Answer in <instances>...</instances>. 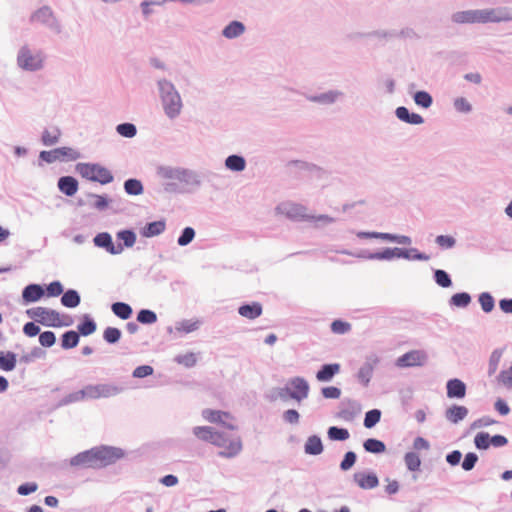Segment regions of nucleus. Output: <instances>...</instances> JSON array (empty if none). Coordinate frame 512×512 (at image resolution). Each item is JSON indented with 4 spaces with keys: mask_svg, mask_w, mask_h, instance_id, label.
Listing matches in <instances>:
<instances>
[{
    "mask_svg": "<svg viewBox=\"0 0 512 512\" xmlns=\"http://www.w3.org/2000/svg\"><path fill=\"white\" fill-rule=\"evenodd\" d=\"M212 445L218 448H224L218 452V456L225 459H231L238 456L243 450V444L240 436L230 438L227 433L223 431H216Z\"/></svg>",
    "mask_w": 512,
    "mask_h": 512,
    "instance_id": "423d86ee",
    "label": "nucleus"
},
{
    "mask_svg": "<svg viewBox=\"0 0 512 512\" xmlns=\"http://www.w3.org/2000/svg\"><path fill=\"white\" fill-rule=\"evenodd\" d=\"M357 461V454L354 451H347L339 464V469L343 472L350 470Z\"/></svg>",
    "mask_w": 512,
    "mask_h": 512,
    "instance_id": "338daca9",
    "label": "nucleus"
},
{
    "mask_svg": "<svg viewBox=\"0 0 512 512\" xmlns=\"http://www.w3.org/2000/svg\"><path fill=\"white\" fill-rule=\"evenodd\" d=\"M290 385L292 387L293 400L301 402L306 399L309 395L310 386L308 381L300 376H296L290 379Z\"/></svg>",
    "mask_w": 512,
    "mask_h": 512,
    "instance_id": "a211bd4d",
    "label": "nucleus"
},
{
    "mask_svg": "<svg viewBox=\"0 0 512 512\" xmlns=\"http://www.w3.org/2000/svg\"><path fill=\"white\" fill-rule=\"evenodd\" d=\"M404 463L408 471L419 472L421 468V458L416 451H408L404 455Z\"/></svg>",
    "mask_w": 512,
    "mask_h": 512,
    "instance_id": "a19ab883",
    "label": "nucleus"
},
{
    "mask_svg": "<svg viewBox=\"0 0 512 512\" xmlns=\"http://www.w3.org/2000/svg\"><path fill=\"white\" fill-rule=\"evenodd\" d=\"M363 448L371 454H382L386 452V444L377 438H367L363 442Z\"/></svg>",
    "mask_w": 512,
    "mask_h": 512,
    "instance_id": "79ce46f5",
    "label": "nucleus"
},
{
    "mask_svg": "<svg viewBox=\"0 0 512 512\" xmlns=\"http://www.w3.org/2000/svg\"><path fill=\"white\" fill-rule=\"evenodd\" d=\"M381 410L374 408L365 413L363 425L367 429L375 427L381 420Z\"/></svg>",
    "mask_w": 512,
    "mask_h": 512,
    "instance_id": "864d4df0",
    "label": "nucleus"
},
{
    "mask_svg": "<svg viewBox=\"0 0 512 512\" xmlns=\"http://www.w3.org/2000/svg\"><path fill=\"white\" fill-rule=\"evenodd\" d=\"M237 311L242 317L254 320L262 314L263 307L262 304L257 301L245 302L238 307Z\"/></svg>",
    "mask_w": 512,
    "mask_h": 512,
    "instance_id": "bb28decb",
    "label": "nucleus"
},
{
    "mask_svg": "<svg viewBox=\"0 0 512 512\" xmlns=\"http://www.w3.org/2000/svg\"><path fill=\"white\" fill-rule=\"evenodd\" d=\"M356 406L357 402L353 399L346 398L342 400L340 403V409L336 413V417L347 422L354 420L358 413Z\"/></svg>",
    "mask_w": 512,
    "mask_h": 512,
    "instance_id": "5701e85b",
    "label": "nucleus"
},
{
    "mask_svg": "<svg viewBox=\"0 0 512 512\" xmlns=\"http://www.w3.org/2000/svg\"><path fill=\"white\" fill-rule=\"evenodd\" d=\"M495 23L512 21V7L493 8Z\"/></svg>",
    "mask_w": 512,
    "mask_h": 512,
    "instance_id": "680f3d73",
    "label": "nucleus"
},
{
    "mask_svg": "<svg viewBox=\"0 0 512 512\" xmlns=\"http://www.w3.org/2000/svg\"><path fill=\"white\" fill-rule=\"evenodd\" d=\"M202 417L208 422L221 425L222 427L228 430L233 431L237 429V426L235 424L228 423L224 420L225 418L231 417V414L229 412L207 408L202 411Z\"/></svg>",
    "mask_w": 512,
    "mask_h": 512,
    "instance_id": "4468645a",
    "label": "nucleus"
},
{
    "mask_svg": "<svg viewBox=\"0 0 512 512\" xmlns=\"http://www.w3.org/2000/svg\"><path fill=\"white\" fill-rule=\"evenodd\" d=\"M30 22H38L46 25L52 30L59 31V23L54 16L52 9L49 6H42L31 14Z\"/></svg>",
    "mask_w": 512,
    "mask_h": 512,
    "instance_id": "9b49d317",
    "label": "nucleus"
},
{
    "mask_svg": "<svg viewBox=\"0 0 512 512\" xmlns=\"http://www.w3.org/2000/svg\"><path fill=\"white\" fill-rule=\"evenodd\" d=\"M195 235L196 233L194 228L187 226L181 230L180 235L177 238V244L181 247L187 246L193 241Z\"/></svg>",
    "mask_w": 512,
    "mask_h": 512,
    "instance_id": "052dcab7",
    "label": "nucleus"
},
{
    "mask_svg": "<svg viewBox=\"0 0 512 512\" xmlns=\"http://www.w3.org/2000/svg\"><path fill=\"white\" fill-rule=\"evenodd\" d=\"M124 192L129 196H139L144 193V185L140 179L128 178L123 183Z\"/></svg>",
    "mask_w": 512,
    "mask_h": 512,
    "instance_id": "e433bc0d",
    "label": "nucleus"
},
{
    "mask_svg": "<svg viewBox=\"0 0 512 512\" xmlns=\"http://www.w3.org/2000/svg\"><path fill=\"white\" fill-rule=\"evenodd\" d=\"M474 445L478 450H487L491 446V435L488 432H478L474 437Z\"/></svg>",
    "mask_w": 512,
    "mask_h": 512,
    "instance_id": "bf43d9fd",
    "label": "nucleus"
},
{
    "mask_svg": "<svg viewBox=\"0 0 512 512\" xmlns=\"http://www.w3.org/2000/svg\"><path fill=\"white\" fill-rule=\"evenodd\" d=\"M122 332L116 327H107L103 332V339L108 344H116L121 339Z\"/></svg>",
    "mask_w": 512,
    "mask_h": 512,
    "instance_id": "774afa93",
    "label": "nucleus"
},
{
    "mask_svg": "<svg viewBox=\"0 0 512 512\" xmlns=\"http://www.w3.org/2000/svg\"><path fill=\"white\" fill-rule=\"evenodd\" d=\"M99 398H110L120 394L123 388L110 383L97 384Z\"/></svg>",
    "mask_w": 512,
    "mask_h": 512,
    "instance_id": "49530a36",
    "label": "nucleus"
},
{
    "mask_svg": "<svg viewBox=\"0 0 512 512\" xmlns=\"http://www.w3.org/2000/svg\"><path fill=\"white\" fill-rule=\"evenodd\" d=\"M395 116L402 122L411 125H420L424 123V118L415 112L410 111L405 106H399L395 109Z\"/></svg>",
    "mask_w": 512,
    "mask_h": 512,
    "instance_id": "a878e982",
    "label": "nucleus"
},
{
    "mask_svg": "<svg viewBox=\"0 0 512 512\" xmlns=\"http://www.w3.org/2000/svg\"><path fill=\"white\" fill-rule=\"evenodd\" d=\"M426 361L427 355L424 351L411 350L398 357L395 361V365L399 368L420 367L423 366Z\"/></svg>",
    "mask_w": 512,
    "mask_h": 512,
    "instance_id": "9d476101",
    "label": "nucleus"
},
{
    "mask_svg": "<svg viewBox=\"0 0 512 512\" xmlns=\"http://www.w3.org/2000/svg\"><path fill=\"white\" fill-rule=\"evenodd\" d=\"M451 20L456 24H474L476 23L475 10L458 11L451 15Z\"/></svg>",
    "mask_w": 512,
    "mask_h": 512,
    "instance_id": "ea45409f",
    "label": "nucleus"
},
{
    "mask_svg": "<svg viewBox=\"0 0 512 512\" xmlns=\"http://www.w3.org/2000/svg\"><path fill=\"white\" fill-rule=\"evenodd\" d=\"M246 30L244 23L238 20L230 21L223 29L222 36L226 39H235L242 35Z\"/></svg>",
    "mask_w": 512,
    "mask_h": 512,
    "instance_id": "2f4dec72",
    "label": "nucleus"
},
{
    "mask_svg": "<svg viewBox=\"0 0 512 512\" xmlns=\"http://www.w3.org/2000/svg\"><path fill=\"white\" fill-rule=\"evenodd\" d=\"M17 362V354L12 351H0V369L10 372L15 369Z\"/></svg>",
    "mask_w": 512,
    "mask_h": 512,
    "instance_id": "72a5a7b5",
    "label": "nucleus"
},
{
    "mask_svg": "<svg viewBox=\"0 0 512 512\" xmlns=\"http://www.w3.org/2000/svg\"><path fill=\"white\" fill-rule=\"evenodd\" d=\"M16 61L20 69L28 72L39 71L44 66L40 53L34 54L28 45H24L18 50Z\"/></svg>",
    "mask_w": 512,
    "mask_h": 512,
    "instance_id": "0eeeda50",
    "label": "nucleus"
},
{
    "mask_svg": "<svg viewBox=\"0 0 512 512\" xmlns=\"http://www.w3.org/2000/svg\"><path fill=\"white\" fill-rule=\"evenodd\" d=\"M166 229L165 219L147 222L140 228L139 233L142 237L152 238L162 234Z\"/></svg>",
    "mask_w": 512,
    "mask_h": 512,
    "instance_id": "393cba45",
    "label": "nucleus"
},
{
    "mask_svg": "<svg viewBox=\"0 0 512 512\" xmlns=\"http://www.w3.org/2000/svg\"><path fill=\"white\" fill-rule=\"evenodd\" d=\"M75 170L82 178L98 182L101 185H107L114 181L112 172L100 163L80 162L76 164Z\"/></svg>",
    "mask_w": 512,
    "mask_h": 512,
    "instance_id": "20e7f679",
    "label": "nucleus"
},
{
    "mask_svg": "<svg viewBox=\"0 0 512 512\" xmlns=\"http://www.w3.org/2000/svg\"><path fill=\"white\" fill-rule=\"evenodd\" d=\"M471 295L468 292H457L449 299L451 307L466 308L471 303Z\"/></svg>",
    "mask_w": 512,
    "mask_h": 512,
    "instance_id": "09e8293b",
    "label": "nucleus"
},
{
    "mask_svg": "<svg viewBox=\"0 0 512 512\" xmlns=\"http://www.w3.org/2000/svg\"><path fill=\"white\" fill-rule=\"evenodd\" d=\"M137 239V235L132 228H126L119 230L116 233L117 243L115 245H120L122 247V252L125 248H131L135 244Z\"/></svg>",
    "mask_w": 512,
    "mask_h": 512,
    "instance_id": "c85d7f7f",
    "label": "nucleus"
},
{
    "mask_svg": "<svg viewBox=\"0 0 512 512\" xmlns=\"http://www.w3.org/2000/svg\"><path fill=\"white\" fill-rule=\"evenodd\" d=\"M225 168L232 172H242L247 166L246 159L240 154L229 155L224 162Z\"/></svg>",
    "mask_w": 512,
    "mask_h": 512,
    "instance_id": "473e14b6",
    "label": "nucleus"
},
{
    "mask_svg": "<svg viewBox=\"0 0 512 512\" xmlns=\"http://www.w3.org/2000/svg\"><path fill=\"white\" fill-rule=\"evenodd\" d=\"M504 350L505 348H496L495 350L492 351L488 363L489 376H492L497 371Z\"/></svg>",
    "mask_w": 512,
    "mask_h": 512,
    "instance_id": "13d9d810",
    "label": "nucleus"
},
{
    "mask_svg": "<svg viewBox=\"0 0 512 512\" xmlns=\"http://www.w3.org/2000/svg\"><path fill=\"white\" fill-rule=\"evenodd\" d=\"M57 153L60 156V161H76L82 157L81 153L71 147H58Z\"/></svg>",
    "mask_w": 512,
    "mask_h": 512,
    "instance_id": "6e6d98bb",
    "label": "nucleus"
},
{
    "mask_svg": "<svg viewBox=\"0 0 512 512\" xmlns=\"http://www.w3.org/2000/svg\"><path fill=\"white\" fill-rule=\"evenodd\" d=\"M407 248L402 247H384L381 250L371 252L369 250H361L358 253H353L348 250H342L341 253L345 255L354 256L357 258L367 260H379V261H393L395 259H405L408 257Z\"/></svg>",
    "mask_w": 512,
    "mask_h": 512,
    "instance_id": "39448f33",
    "label": "nucleus"
},
{
    "mask_svg": "<svg viewBox=\"0 0 512 512\" xmlns=\"http://www.w3.org/2000/svg\"><path fill=\"white\" fill-rule=\"evenodd\" d=\"M288 219L293 221H308L309 215L306 207L297 203H285L277 207Z\"/></svg>",
    "mask_w": 512,
    "mask_h": 512,
    "instance_id": "ddd939ff",
    "label": "nucleus"
},
{
    "mask_svg": "<svg viewBox=\"0 0 512 512\" xmlns=\"http://www.w3.org/2000/svg\"><path fill=\"white\" fill-rule=\"evenodd\" d=\"M467 386L458 378H451L446 382V394L449 399H463L466 396Z\"/></svg>",
    "mask_w": 512,
    "mask_h": 512,
    "instance_id": "412c9836",
    "label": "nucleus"
},
{
    "mask_svg": "<svg viewBox=\"0 0 512 512\" xmlns=\"http://www.w3.org/2000/svg\"><path fill=\"white\" fill-rule=\"evenodd\" d=\"M74 322H25L23 327V333L28 337H35L40 334V325L45 327H68L71 326Z\"/></svg>",
    "mask_w": 512,
    "mask_h": 512,
    "instance_id": "6ab92c4d",
    "label": "nucleus"
},
{
    "mask_svg": "<svg viewBox=\"0 0 512 512\" xmlns=\"http://www.w3.org/2000/svg\"><path fill=\"white\" fill-rule=\"evenodd\" d=\"M202 322H176L175 327L168 326L166 331L169 334V340H175L184 337L186 334L199 329Z\"/></svg>",
    "mask_w": 512,
    "mask_h": 512,
    "instance_id": "dca6fc26",
    "label": "nucleus"
},
{
    "mask_svg": "<svg viewBox=\"0 0 512 512\" xmlns=\"http://www.w3.org/2000/svg\"><path fill=\"white\" fill-rule=\"evenodd\" d=\"M95 247L103 249L111 255H119L122 253V247L115 245L112 235L109 232H99L93 237Z\"/></svg>",
    "mask_w": 512,
    "mask_h": 512,
    "instance_id": "f8f14e48",
    "label": "nucleus"
},
{
    "mask_svg": "<svg viewBox=\"0 0 512 512\" xmlns=\"http://www.w3.org/2000/svg\"><path fill=\"white\" fill-rule=\"evenodd\" d=\"M111 310L121 320L129 319L133 313L132 307L128 303L121 301L112 303Z\"/></svg>",
    "mask_w": 512,
    "mask_h": 512,
    "instance_id": "4c0bfd02",
    "label": "nucleus"
},
{
    "mask_svg": "<svg viewBox=\"0 0 512 512\" xmlns=\"http://www.w3.org/2000/svg\"><path fill=\"white\" fill-rule=\"evenodd\" d=\"M468 413L469 410L467 407L463 405L452 404L449 408L446 409L445 417L449 422L457 424L464 420Z\"/></svg>",
    "mask_w": 512,
    "mask_h": 512,
    "instance_id": "c756f323",
    "label": "nucleus"
},
{
    "mask_svg": "<svg viewBox=\"0 0 512 512\" xmlns=\"http://www.w3.org/2000/svg\"><path fill=\"white\" fill-rule=\"evenodd\" d=\"M46 357V351L40 347H33L30 352L20 356V364H30L37 359H44Z\"/></svg>",
    "mask_w": 512,
    "mask_h": 512,
    "instance_id": "8fccbe9b",
    "label": "nucleus"
},
{
    "mask_svg": "<svg viewBox=\"0 0 512 512\" xmlns=\"http://www.w3.org/2000/svg\"><path fill=\"white\" fill-rule=\"evenodd\" d=\"M83 392L80 390L72 392L61 398L55 405L54 408L58 409L63 406L70 405L72 403L83 401Z\"/></svg>",
    "mask_w": 512,
    "mask_h": 512,
    "instance_id": "5fc2aeb1",
    "label": "nucleus"
},
{
    "mask_svg": "<svg viewBox=\"0 0 512 512\" xmlns=\"http://www.w3.org/2000/svg\"><path fill=\"white\" fill-rule=\"evenodd\" d=\"M45 288V296L47 297H58L64 291V286L59 280H54L49 284H43Z\"/></svg>",
    "mask_w": 512,
    "mask_h": 512,
    "instance_id": "e2e57ef3",
    "label": "nucleus"
},
{
    "mask_svg": "<svg viewBox=\"0 0 512 512\" xmlns=\"http://www.w3.org/2000/svg\"><path fill=\"white\" fill-rule=\"evenodd\" d=\"M61 131L57 127L52 130L44 129L41 134V142L44 146H53L59 142Z\"/></svg>",
    "mask_w": 512,
    "mask_h": 512,
    "instance_id": "a18cd8bd",
    "label": "nucleus"
},
{
    "mask_svg": "<svg viewBox=\"0 0 512 512\" xmlns=\"http://www.w3.org/2000/svg\"><path fill=\"white\" fill-rule=\"evenodd\" d=\"M87 196L89 198H93L94 202L91 204V207L99 212L106 211L109 208L111 203V198L107 194H94L88 193Z\"/></svg>",
    "mask_w": 512,
    "mask_h": 512,
    "instance_id": "c03bdc74",
    "label": "nucleus"
},
{
    "mask_svg": "<svg viewBox=\"0 0 512 512\" xmlns=\"http://www.w3.org/2000/svg\"><path fill=\"white\" fill-rule=\"evenodd\" d=\"M45 296V288L43 284L30 283L26 285L21 294L22 302L25 305L35 303Z\"/></svg>",
    "mask_w": 512,
    "mask_h": 512,
    "instance_id": "f3484780",
    "label": "nucleus"
},
{
    "mask_svg": "<svg viewBox=\"0 0 512 512\" xmlns=\"http://www.w3.org/2000/svg\"><path fill=\"white\" fill-rule=\"evenodd\" d=\"M478 302L484 313H490L495 308V299L490 292H482L478 295Z\"/></svg>",
    "mask_w": 512,
    "mask_h": 512,
    "instance_id": "603ef678",
    "label": "nucleus"
},
{
    "mask_svg": "<svg viewBox=\"0 0 512 512\" xmlns=\"http://www.w3.org/2000/svg\"><path fill=\"white\" fill-rule=\"evenodd\" d=\"M412 98L415 104L421 108L428 109L433 104L432 95L425 90H418L413 95Z\"/></svg>",
    "mask_w": 512,
    "mask_h": 512,
    "instance_id": "de8ad7c7",
    "label": "nucleus"
},
{
    "mask_svg": "<svg viewBox=\"0 0 512 512\" xmlns=\"http://www.w3.org/2000/svg\"><path fill=\"white\" fill-rule=\"evenodd\" d=\"M327 437L330 441L344 442L349 439L350 432L345 427L330 426L327 429Z\"/></svg>",
    "mask_w": 512,
    "mask_h": 512,
    "instance_id": "37998d69",
    "label": "nucleus"
},
{
    "mask_svg": "<svg viewBox=\"0 0 512 512\" xmlns=\"http://www.w3.org/2000/svg\"><path fill=\"white\" fill-rule=\"evenodd\" d=\"M126 452L120 447L98 445L77 453L68 460L77 469H102L124 458Z\"/></svg>",
    "mask_w": 512,
    "mask_h": 512,
    "instance_id": "f257e3e1",
    "label": "nucleus"
},
{
    "mask_svg": "<svg viewBox=\"0 0 512 512\" xmlns=\"http://www.w3.org/2000/svg\"><path fill=\"white\" fill-rule=\"evenodd\" d=\"M356 35L360 38H376L380 45H384L386 42L396 38V30H374L370 32H359Z\"/></svg>",
    "mask_w": 512,
    "mask_h": 512,
    "instance_id": "cd10ccee",
    "label": "nucleus"
},
{
    "mask_svg": "<svg viewBox=\"0 0 512 512\" xmlns=\"http://www.w3.org/2000/svg\"><path fill=\"white\" fill-rule=\"evenodd\" d=\"M57 187L65 196L73 197L79 189V182L74 176L65 175L58 178Z\"/></svg>",
    "mask_w": 512,
    "mask_h": 512,
    "instance_id": "4be33fe9",
    "label": "nucleus"
},
{
    "mask_svg": "<svg viewBox=\"0 0 512 512\" xmlns=\"http://www.w3.org/2000/svg\"><path fill=\"white\" fill-rule=\"evenodd\" d=\"M57 160H61L60 156L57 153V148L49 151L43 150L39 153L38 165L42 166L43 163L52 164Z\"/></svg>",
    "mask_w": 512,
    "mask_h": 512,
    "instance_id": "0e129e2a",
    "label": "nucleus"
},
{
    "mask_svg": "<svg viewBox=\"0 0 512 512\" xmlns=\"http://www.w3.org/2000/svg\"><path fill=\"white\" fill-rule=\"evenodd\" d=\"M433 280L441 288H450L453 285L450 274L443 269L433 270Z\"/></svg>",
    "mask_w": 512,
    "mask_h": 512,
    "instance_id": "3c124183",
    "label": "nucleus"
},
{
    "mask_svg": "<svg viewBox=\"0 0 512 512\" xmlns=\"http://www.w3.org/2000/svg\"><path fill=\"white\" fill-rule=\"evenodd\" d=\"M31 320H73L68 314H61L58 311L46 307H32L25 311Z\"/></svg>",
    "mask_w": 512,
    "mask_h": 512,
    "instance_id": "6e6552de",
    "label": "nucleus"
},
{
    "mask_svg": "<svg viewBox=\"0 0 512 512\" xmlns=\"http://www.w3.org/2000/svg\"><path fill=\"white\" fill-rule=\"evenodd\" d=\"M116 132L125 138H133L137 135V127L131 122H123L116 125Z\"/></svg>",
    "mask_w": 512,
    "mask_h": 512,
    "instance_id": "4d7b16f0",
    "label": "nucleus"
},
{
    "mask_svg": "<svg viewBox=\"0 0 512 512\" xmlns=\"http://www.w3.org/2000/svg\"><path fill=\"white\" fill-rule=\"evenodd\" d=\"M80 341V334L76 330H67L60 337V345L64 350L75 348Z\"/></svg>",
    "mask_w": 512,
    "mask_h": 512,
    "instance_id": "c9c22d12",
    "label": "nucleus"
},
{
    "mask_svg": "<svg viewBox=\"0 0 512 512\" xmlns=\"http://www.w3.org/2000/svg\"><path fill=\"white\" fill-rule=\"evenodd\" d=\"M216 429L211 426H195L193 428L194 436L206 443L211 444L216 433Z\"/></svg>",
    "mask_w": 512,
    "mask_h": 512,
    "instance_id": "58836bf2",
    "label": "nucleus"
},
{
    "mask_svg": "<svg viewBox=\"0 0 512 512\" xmlns=\"http://www.w3.org/2000/svg\"><path fill=\"white\" fill-rule=\"evenodd\" d=\"M343 96L344 93L342 91L329 90L319 94L306 95V99L310 102L318 103L321 105H332Z\"/></svg>",
    "mask_w": 512,
    "mask_h": 512,
    "instance_id": "aec40b11",
    "label": "nucleus"
},
{
    "mask_svg": "<svg viewBox=\"0 0 512 512\" xmlns=\"http://www.w3.org/2000/svg\"><path fill=\"white\" fill-rule=\"evenodd\" d=\"M61 295V304L66 308H76L81 302L80 293L75 289H67Z\"/></svg>",
    "mask_w": 512,
    "mask_h": 512,
    "instance_id": "f704fd0d",
    "label": "nucleus"
},
{
    "mask_svg": "<svg viewBox=\"0 0 512 512\" xmlns=\"http://www.w3.org/2000/svg\"><path fill=\"white\" fill-rule=\"evenodd\" d=\"M341 365L339 363H325L320 366L316 372V379L319 382H330L340 373Z\"/></svg>",
    "mask_w": 512,
    "mask_h": 512,
    "instance_id": "b1692460",
    "label": "nucleus"
},
{
    "mask_svg": "<svg viewBox=\"0 0 512 512\" xmlns=\"http://www.w3.org/2000/svg\"><path fill=\"white\" fill-rule=\"evenodd\" d=\"M380 359L376 354L366 356L365 362L359 368L356 379L363 386L368 387L373 377L375 367L379 364Z\"/></svg>",
    "mask_w": 512,
    "mask_h": 512,
    "instance_id": "1a4fd4ad",
    "label": "nucleus"
},
{
    "mask_svg": "<svg viewBox=\"0 0 512 512\" xmlns=\"http://www.w3.org/2000/svg\"><path fill=\"white\" fill-rule=\"evenodd\" d=\"M174 361L177 364L183 365L186 368H192L197 363L196 354L193 352H188L186 354H179L174 358Z\"/></svg>",
    "mask_w": 512,
    "mask_h": 512,
    "instance_id": "69168bd1",
    "label": "nucleus"
},
{
    "mask_svg": "<svg viewBox=\"0 0 512 512\" xmlns=\"http://www.w3.org/2000/svg\"><path fill=\"white\" fill-rule=\"evenodd\" d=\"M324 451V445L319 435L309 436L304 444V452L310 456H318Z\"/></svg>",
    "mask_w": 512,
    "mask_h": 512,
    "instance_id": "7c9ffc66",
    "label": "nucleus"
},
{
    "mask_svg": "<svg viewBox=\"0 0 512 512\" xmlns=\"http://www.w3.org/2000/svg\"><path fill=\"white\" fill-rule=\"evenodd\" d=\"M158 97L165 116L174 120L178 118L183 109V100L172 81L160 78L156 81Z\"/></svg>",
    "mask_w": 512,
    "mask_h": 512,
    "instance_id": "f03ea898",
    "label": "nucleus"
},
{
    "mask_svg": "<svg viewBox=\"0 0 512 512\" xmlns=\"http://www.w3.org/2000/svg\"><path fill=\"white\" fill-rule=\"evenodd\" d=\"M353 481L364 490H371L379 485V478L372 470L356 472L353 474Z\"/></svg>",
    "mask_w": 512,
    "mask_h": 512,
    "instance_id": "2eb2a0df",
    "label": "nucleus"
},
{
    "mask_svg": "<svg viewBox=\"0 0 512 512\" xmlns=\"http://www.w3.org/2000/svg\"><path fill=\"white\" fill-rule=\"evenodd\" d=\"M156 173L161 178L177 180L183 183L187 186L185 193H192L202 185L200 174L189 168L160 165L157 167Z\"/></svg>",
    "mask_w": 512,
    "mask_h": 512,
    "instance_id": "7ed1b4c3",
    "label": "nucleus"
}]
</instances>
